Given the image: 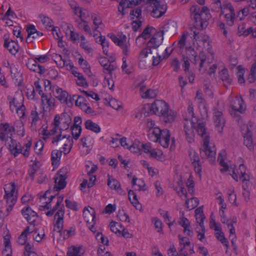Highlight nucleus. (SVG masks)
I'll use <instances>...</instances> for the list:
<instances>
[{
	"instance_id": "nucleus-1",
	"label": "nucleus",
	"mask_w": 256,
	"mask_h": 256,
	"mask_svg": "<svg viewBox=\"0 0 256 256\" xmlns=\"http://www.w3.org/2000/svg\"><path fill=\"white\" fill-rule=\"evenodd\" d=\"M55 197V196H50L49 202H46V204L44 208V209L46 210L51 208L50 210L46 212V215L48 216H52L54 212L58 210L54 215V226L58 230V232H60V234L64 238L67 239L74 234V229L72 228H70L69 230H62L64 228V204H62L64 196H58L56 204L52 208L50 203Z\"/></svg>"
},
{
	"instance_id": "nucleus-2",
	"label": "nucleus",
	"mask_w": 256,
	"mask_h": 256,
	"mask_svg": "<svg viewBox=\"0 0 256 256\" xmlns=\"http://www.w3.org/2000/svg\"><path fill=\"white\" fill-rule=\"evenodd\" d=\"M197 132L198 135L202 138L204 152L209 160L210 162H213L216 158V148L214 146H210L209 144L210 136L205 128V124L200 123L197 128Z\"/></svg>"
},
{
	"instance_id": "nucleus-3",
	"label": "nucleus",
	"mask_w": 256,
	"mask_h": 256,
	"mask_svg": "<svg viewBox=\"0 0 256 256\" xmlns=\"http://www.w3.org/2000/svg\"><path fill=\"white\" fill-rule=\"evenodd\" d=\"M4 190L5 194L4 198L6 200L7 208L6 212L8 214L16 204L18 198V192L14 182H11L4 185Z\"/></svg>"
},
{
	"instance_id": "nucleus-4",
	"label": "nucleus",
	"mask_w": 256,
	"mask_h": 256,
	"mask_svg": "<svg viewBox=\"0 0 256 256\" xmlns=\"http://www.w3.org/2000/svg\"><path fill=\"white\" fill-rule=\"evenodd\" d=\"M71 122L72 118L68 114L64 113L60 115H56L52 124V134H56L58 130L61 132L62 130H68Z\"/></svg>"
},
{
	"instance_id": "nucleus-5",
	"label": "nucleus",
	"mask_w": 256,
	"mask_h": 256,
	"mask_svg": "<svg viewBox=\"0 0 256 256\" xmlns=\"http://www.w3.org/2000/svg\"><path fill=\"white\" fill-rule=\"evenodd\" d=\"M10 142H8L9 150L11 154L15 157L19 154H22L24 157H28L30 155V150L32 142V140H28L26 142L24 146L22 148L19 143L12 139V138H10Z\"/></svg>"
},
{
	"instance_id": "nucleus-6",
	"label": "nucleus",
	"mask_w": 256,
	"mask_h": 256,
	"mask_svg": "<svg viewBox=\"0 0 256 256\" xmlns=\"http://www.w3.org/2000/svg\"><path fill=\"white\" fill-rule=\"evenodd\" d=\"M190 16L196 22L207 21L210 18V10L207 6H203L200 9L196 5H193L190 9Z\"/></svg>"
},
{
	"instance_id": "nucleus-7",
	"label": "nucleus",
	"mask_w": 256,
	"mask_h": 256,
	"mask_svg": "<svg viewBox=\"0 0 256 256\" xmlns=\"http://www.w3.org/2000/svg\"><path fill=\"white\" fill-rule=\"evenodd\" d=\"M86 168L88 180L84 179L83 180L80 184L81 190L86 188V186L89 188L92 187L95 184L96 181V176L93 174L97 170V166L90 162H88L86 165Z\"/></svg>"
},
{
	"instance_id": "nucleus-8",
	"label": "nucleus",
	"mask_w": 256,
	"mask_h": 256,
	"mask_svg": "<svg viewBox=\"0 0 256 256\" xmlns=\"http://www.w3.org/2000/svg\"><path fill=\"white\" fill-rule=\"evenodd\" d=\"M194 121H197L196 118H195V120H189L186 118L184 120V123L186 138L188 142L190 143L194 141V128L197 130L198 124L201 123L200 122L198 124H196ZM202 123L204 124V122Z\"/></svg>"
},
{
	"instance_id": "nucleus-9",
	"label": "nucleus",
	"mask_w": 256,
	"mask_h": 256,
	"mask_svg": "<svg viewBox=\"0 0 256 256\" xmlns=\"http://www.w3.org/2000/svg\"><path fill=\"white\" fill-rule=\"evenodd\" d=\"M254 123L249 122L247 125H244L242 128V132L244 135V144L250 150L253 149V140L252 138V130Z\"/></svg>"
},
{
	"instance_id": "nucleus-10",
	"label": "nucleus",
	"mask_w": 256,
	"mask_h": 256,
	"mask_svg": "<svg viewBox=\"0 0 256 256\" xmlns=\"http://www.w3.org/2000/svg\"><path fill=\"white\" fill-rule=\"evenodd\" d=\"M146 4L152 8V16L154 18H160L167 9L166 6L160 4L158 0H147Z\"/></svg>"
},
{
	"instance_id": "nucleus-11",
	"label": "nucleus",
	"mask_w": 256,
	"mask_h": 256,
	"mask_svg": "<svg viewBox=\"0 0 256 256\" xmlns=\"http://www.w3.org/2000/svg\"><path fill=\"white\" fill-rule=\"evenodd\" d=\"M213 120L216 128L218 132L221 133L226 122L222 111L216 108H214L213 109Z\"/></svg>"
},
{
	"instance_id": "nucleus-12",
	"label": "nucleus",
	"mask_w": 256,
	"mask_h": 256,
	"mask_svg": "<svg viewBox=\"0 0 256 256\" xmlns=\"http://www.w3.org/2000/svg\"><path fill=\"white\" fill-rule=\"evenodd\" d=\"M232 110L230 112L233 116H237L238 112L242 114L246 110V106L244 104V102L241 98L236 97L230 104Z\"/></svg>"
},
{
	"instance_id": "nucleus-13",
	"label": "nucleus",
	"mask_w": 256,
	"mask_h": 256,
	"mask_svg": "<svg viewBox=\"0 0 256 256\" xmlns=\"http://www.w3.org/2000/svg\"><path fill=\"white\" fill-rule=\"evenodd\" d=\"M150 112L158 115H162L168 109L167 104L163 100H156L148 106Z\"/></svg>"
},
{
	"instance_id": "nucleus-14",
	"label": "nucleus",
	"mask_w": 256,
	"mask_h": 256,
	"mask_svg": "<svg viewBox=\"0 0 256 256\" xmlns=\"http://www.w3.org/2000/svg\"><path fill=\"white\" fill-rule=\"evenodd\" d=\"M210 56H208L205 53L202 51L198 54V62L199 70H204V72L208 70V67L213 62L214 55L212 53L210 54Z\"/></svg>"
},
{
	"instance_id": "nucleus-15",
	"label": "nucleus",
	"mask_w": 256,
	"mask_h": 256,
	"mask_svg": "<svg viewBox=\"0 0 256 256\" xmlns=\"http://www.w3.org/2000/svg\"><path fill=\"white\" fill-rule=\"evenodd\" d=\"M7 99L10 105V110L12 112L14 111L16 108L22 106L24 101V96L20 94H16L14 96H8Z\"/></svg>"
},
{
	"instance_id": "nucleus-16",
	"label": "nucleus",
	"mask_w": 256,
	"mask_h": 256,
	"mask_svg": "<svg viewBox=\"0 0 256 256\" xmlns=\"http://www.w3.org/2000/svg\"><path fill=\"white\" fill-rule=\"evenodd\" d=\"M112 40L122 50L123 54L126 56L130 54V44L126 42V36H124L122 38H118L114 34H112L110 36Z\"/></svg>"
},
{
	"instance_id": "nucleus-17",
	"label": "nucleus",
	"mask_w": 256,
	"mask_h": 256,
	"mask_svg": "<svg viewBox=\"0 0 256 256\" xmlns=\"http://www.w3.org/2000/svg\"><path fill=\"white\" fill-rule=\"evenodd\" d=\"M164 34L163 30L156 32L147 43L148 46L151 47L154 49L158 48L162 44L164 40Z\"/></svg>"
},
{
	"instance_id": "nucleus-18",
	"label": "nucleus",
	"mask_w": 256,
	"mask_h": 256,
	"mask_svg": "<svg viewBox=\"0 0 256 256\" xmlns=\"http://www.w3.org/2000/svg\"><path fill=\"white\" fill-rule=\"evenodd\" d=\"M14 132V128L12 126H10L8 124L6 123L4 124H1L0 139L2 140L8 141V138H12Z\"/></svg>"
},
{
	"instance_id": "nucleus-19",
	"label": "nucleus",
	"mask_w": 256,
	"mask_h": 256,
	"mask_svg": "<svg viewBox=\"0 0 256 256\" xmlns=\"http://www.w3.org/2000/svg\"><path fill=\"white\" fill-rule=\"evenodd\" d=\"M144 0H121L119 2L118 6V11L124 16L126 14L125 10L134 6H136L140 4Z\"/></svg>"
},
{
	"instance_id": "nucleus-20",
	"label": "nucleus",
	"mask_w": 256,
	"mask_h": 256,
	"mask_svg": "<svg viewBox=\"0 0 256 256\" xmlns=\"http://www.w3.org/2000/svg\"><path fill=\"white\" fill-rule=\"evenodd\" d=\"M52 142L56 146L64 145V146H70V147H72V146L70 136H62L61 132L53 138Z\"/></svg>"
},
{
	"instance_id": "nucleus-21",
	"label": "nucleus",
	"mask_w": 256,
	"mask_h": 256,
	"mask_svg": "<svg viewBox=\"0 0 256 256\" xmlns=\"http://www.w3.org/2000/svg\"><path fill=\"white\" fill-rule=\"evenodd\" d=\"M22 213L30 224L35 225V222L38 217L36 212H34L30 208L26 207L22 210Z\"/></svg>"
},
{
	"instance_id": "nucleus-22",
	"label": "nucleus",
	"mask_w": 256,
	"mask_h": 256,
	"mask_svg": "<svg viewBox=\"0 0 256 256\" xmlns=\"http://www.w3.org/2000/svg\"><path fill=\"white\" fill-rule=\"evenodd\" d=\"M224 7L225 10H228L229 12L224 14L226 23L230 26L234 24L235 20V12L232 6V4L230 2L226 3L224 4Z\"/></svg>"
},
{
	"instance_id": "nucleus-23",
	"label": "nucleus",
	"mask_w": 256,
	"mask_h": 256,
	"mask_svg": "<svg viewBox=\"0 0 256 256\" xmlns=\"http://www.w3.org/2000/svg\"><path fill=\"white\" fill-rule=\"evenodd\" d=\"M53 91L54 96L61 103L66 102L68 104V98L69 96L66 91L57 86L53 88Z\"/></svg>"
},
{
	"instance_id": "nucleus-24",
	"label": "nucleus",
	"mask_w": 256,
	"mask_h": 256,
	"mask_svg": "<svg viewBox=\"0 0 256 256\" xmlns=\"http://www.w3.org/2000/svg\"><path fill=\"white\" fill-rule=\"evenodd\" d=\"M83 216L88 224H96L95 210L92 208H85L83 210Z\"/></svg>"
},
{
	"instance_id": "nucleus-25",
	"label": "nucleus",
	"mask_w": 256,
	"mask_h": 256,
	"mask_svg": "<svg viewBox=\"0 0 256 256\" xmlns=\"http://www.w3.org/2000/svg\"><path fill=\"white\" fill-rule=\"evenodd\" d=\"M4 48H6L11 54L15 55L19 50L18 44L14 40H9L6 36H4Z\"/></svg>"
},
{
	"instance_id": "nucleus-26",
	"label": "nucleus",
	"mask_w": 256,
	"mask_h": 256,
	"mask_svg": "<svg viewBox=\"0 0 256 256\" xmlns=\"http://www.w3.org/2000/svg\"><path fill=\"white\" fill-rule=\"evenodd\" d=\"M26 66L30 70L40 74H44L45 72L44 67L38 64L37 61L34 59L29 58L26 63Z\"/></svg>"
},
{
	"instance_id": "nucleus-27",
	"label": "nucleus",
	"mask_w": 256,
	"mask_h": 256,
	"mask_svg": "<svg viewBox=\"0 0 256 256\" xmlns=\"http://www.w3.org/2000/svg\"><path fill=\"white\" fill-rule=\"evenodd\" d=\"M170 132L168 130H161L160 136V138H158V142L162 147L166 148L170 144Z\"/></svg>"
},
{
	"instance_id": "nucleus-28",
	"label": "nucleus",
	"mask_w": 256,
	"mask_h": 256,
	"mask_svg": "<svg viewBox=\"0 0 256 256\" xmlns=\"http://www.w3.org/2000/svg\"><path fill=\"white\" fill-rule=\"evenodd\" d=\"M90 16L93 22L94 28H92V31L94 36L95 37L98 35V32H99L98 28L103 24L102 19L100 16L94 13L92 14Z\"/></svg>"
},
{
	"instance_id": "nucleus-29",
	"label": "nucleus",
	"mask_w": 256,
	"mask_h": 256,
	"mask_svg": "<svg viewBox=\"0 0 256 256\" xmlns=\"http://www.w3.org/2000/svg\"><path fill=\"white\" fill-rule=\"evenodd\" d=\"M186 55L190 61L194 64H197L198 62V55L192 46L186 47Z\"/></svg>"
},
{
	"instance_id": "nucleus-30",
	"label": "nucleus",
	"mask_w": 256,
	"mask_h": 256,
	"mask_svg": "<svg viewBox=\"0 0 256 256\" xmlns=\"http://www.w3.org/2000/svg\"><path fill=\"white\" fill-rule=\"evenodd\" d=\"M140 96L142 98H154L156 96V92L152 89L146 88V86L142 85L140 88Z\"/></svg>"
},
{
	"instance_id": "nucleus-31",
	"label": "nucleus",
	"mask_w": 256,
	"mask_h": 256,
	"mask_svg": "<svg viewBox=\"0 0 256 256\" xmlns=\"http://www.w3.org/2000/svg\"><path fill=\"white\" fill-rule=\"evenodd\" d=\"M10 74L14 82L17 85L20 84L22 81V74L14 66L10 67Z\"/></svg>"
},
{
	"instance_id": "nucleus-32",
	"label": "nucleus",
	"mask_w": 256,
	"mask_h": 256,
	"mask_svg": "<svg viewBox=\"0 0 256 256\" xmlns=\"http://www.w3.org/2000/svg\"><path fill=\"white\" fill-rule=\"evenodd\" d=\"M42 102L44 108H46L48 110H52L54 106L55 100L51 96H47L44 94H42Z\"/></svg>"
},
{
	"instance_id": "nucleus-33",
	"label": "nucleus",
	"mask_w": 256,
	"mask_h": 256,
	"mask_svg": "<svg viewBox=\"0 0 256 256\" xmlns=\"http://www.w3.org/2000/svg\"><path fill=\"white\" fill-rule=\"evenodd\" d=\"M108 185L111 188L114 189L117 191L120 194H123L124 191L120 188V184L119 182L116 180L112 176L109 174L108 176Z\"/></svg>"
},
{
	"instance_id": "nucleus-34",
	"label": "nucleus",
	"mask_w": 256,
	"mask_h": 256,
	"mask_svg": "<svg viewBox=\"0 0 256 256\" xmlns=\"http://www.w3.org/2000/svg\"><path fill=\"white\" fill-rule=\"evenodd\" d=\"M189 155L195 172L197 173L200 172H201V167L199 164L200 158L198 154L194 151H191Z\"/></svg>"
},
{
	"instance_id": "nucleus-35",
	"label": "nucleus",
	"mask_w": 256,
	"mask_h": 256,
	"mask_svg": "<svg viewBox=\"0 0 256 256\" xmlns=\"http://www.w3.org/2000/svg\"><path fill=\"white\" fill-rule=\"evenodd\" d=\"M62 152L60 150H53L51 154V160L52 165L56 168L60 164V162L62 156Z\"/></svg>"
},
{
	"instance_id": "nucleus-36",
	"label": "nucleus",
	"mask_w": 256,
	"mask_h": 256,
	"mask_svg": "<svg viewBox=\"0 0 256 256\" xmlns=\"http://www.w3.org/2000/svg\"><path fill=\"white\" fill-rule=\"evenodd\" d=\"M156 32V30L152 26H147L142 32V34L139 36L136 39V42L140 40L141 38L146 40L152 34V36Z\"/></svg>"
},
{
	"instance_id": "nucleus-37",
	"label": "nucleus",
	"mask_w": 256,
	"mask_h": 256,
	"mask_svg": "<svg viewBox=\"0 0 256 256\" xmlns=\"http://www.w3.org/2000/svg\"><path fill=\"white\" fill-rule=\"evenodd\" d=\"M56 59L58 60H56V62H58V64L60 66H66V68L68 70H71L74 68V65L70 62V60H66L62 58V56L60 54H56Z\"/></svg>"
},
{
	"instance_id": "nucleus-38",
	"label": "nucleus",
	"mask_w": 256,
	"mask_h": 256,
	"mask_svg": "<svg viewBox=\"0 0 256 256\" xmlns=\"http://www.w3.org/2000/svg\"><path fill=\"white\" fill-rule=\"evenodd\" d=\"M220 79L224 82V86L228 88L232 83V80L230 77L228 70L226 68H223L220 72Z\"/></svg>"
},
{
	"instance_id": "nucleus-39",
	"label": "nucleus",
	"mask_w": 256,
	"mask_h": 256,
	"mask_svg": "<svg viewBox=\"0 0 256 256\" xmlns=\"http://www.w3.org/2000/svg\"><path fill=\"white\" fill-rule=\"evenodd\" d=\"M161 130L157 127L150 129L148 134L150 140L154 142H158L161 134Z\"/></svg>"
},
{
	"instance_id": "nucleus-40",
	"label": "nucleus",
	"mask_w": 256,
	"mask_h": 256,
	"mask_svg": "<svg viewBox=\"0 0 256 256\" xmlns=\"http://www.w3.org/2000/svg\"><path fill=\"white\" fill-rule=\"evenodd\" d=\"M244 175H248L246 173V168L244 164H241L239 166L238 169L237 170V173L233 170V173L232 174V178L236 182L238 181V178L242 177Z\"/></svg>"
},
{
	"instance_id": "nucleus-41",
	"label": "nucleus",
	"mask_w": 256,
	"mask_h": 256,
	"mask_svg": "<svg viewBox=\"0 0 256 256\" xmlns=\"http://www.w3.org/2000/svg\"><path fill=\"white\" fill-rule=\"evenodd\" d=\"M132 188L135 190H145L146 188H144L145 184L144 182L138 179L135 176H134L132 180Z\"/></svg>"
},
{
	"instance_id": "nucleus-42",
	"label": "nucleus",
	"mask_w": 256,
	"mask_h": 256,
	"mask_svg": "<svg viewBox=\"0 0 256 256\" xmlns=\"http://www.w3.org/2000/svg\"><path fill=\"white\" fill-rule=\"evenodd\" d=\"M85 128L96 133H98L100 132V126L96 123L92 122L91 120H87L84 122Z\"/></svg>"
},
{
	"instance_id": "nucleus-43",
	"label": "nucleus",
	"mask_w": 256,
	"mask_h": 256,
	"mask_svg": "<svg viewBox=\"0 0 256 256\" xmlns=\"http://www.w3.org/2000/svg\"><path fill=\"white\" fill-rule=\"evenodd\" d=\"M210 8L212 11L218 12H220V15L224 13L225 8L224 5L222 6L220 0H214L210 5Z\"/></svg>"
},
{
	"instance_id": "nucleus-44",
	"label": "nucleus",
	"mask_w": 256,
	"mask_h": 256,
	"mask_svg": "<svg viewBox=\"0 0 256 256\" xmlns=\"http://www.w3.org/2000/svg\"><path fill=\"white\" fill-rule=\"evenodd\" d=\"M194 38L196 41L203 42L204 44L207 43L208 45L210 44V38L208 35L204 34H199L196 31L194 32Z\"/></svg>"
},
{
	"instance_id": "nucleus-45",
	"label": "nucleus",
	"mask_w": 256,
	"mask_h": 256,
	"mask_svg": "<svg viewBox=\"0 0 256 256\" xmlns=\"http://www.w3.org/2000/svg\"><path fill=\"white\" fill-rule=\"evenodd\" d=\"M162 116L166 123H170L174 120L176 114L174 112L168 109Z\"/></svg>"
},
{
	"instance_id": "nucleus-46",
	"label": "nucleus",
	"mask_w": 256,
	"mask_h": 256,
	"mask_svg": "<svg viewBox=\"0 0 256 256\" xmlns=\"http://www.w3.org/2000/svg\"><path fill=\"white\" fill-rule=\"evenodd\" d=\"M72 74L74 75L75 77H76L78 78L76 84L78 86L83 87H86L88 86L86 80L82 74L78 72L76 70H73Z\"/></svg>"
},
{
	"instance_id": "nucleus-47",
	"label": "nucleus",
	"mask_w": 256,
	"mask_h": 256,
	"mask_svg": "<svg viewBox=\"0 0 256 256\" xmlns=\"http://www.w3.org/2000/svg\"><path fill=\"white\" fill-rule=\"evenodd\" d=\"M31 129L32 130L36 131L37 129V123L39 120V116L38 112L36 110H32L30 112Z\"/></svg>"
},
{
	"instance_id": "nucleus-48",
	"label": "nucleus",
	"mask_w": 256,
	"mask_h": 256,
	"mask_svg": "<svg viewBox=\"0 0 256 256\" xmlns=\"http://www.w3.org/2000/svg\"><path fill=\"white\" fill-rule=\"evenodd\" d=\"M128 198L132 204L136 209L140 210L141 206L139 204L136 194L132 190H130L128 192Z\"/></svg>"
},
{
	"instance_id": "nucleus-49",
	"label": "nucleus",
	"mask_w": 256,
	"mask_h": 256,
	"mask_svg": "<svg viewBox=\"0 0 256 256\" xmlns=\"http://www.w3.org/2000/svg\"><path fill=\"white\" fill-rule=\"evenodd\" d=\"M32 232V231L30 230V227L27 226L18 237L17 241L21 245L26 244L27 240V236L28 234H30Z\"/></svg>"
},
{
	"instance_id": "nucleus-50",
	"label": "nucleus",
	"mask_w": 256,
	"mask_h": 256,
	"mask_svg": "<svg viewBox=\"0 0 256 256\" xmlns=\"http://www.w3.org/2000/svg\"><path fill=\"white\" fill-rule=\"evenodd\" d=\"M65 178L56 176L54 178L55 185L54 188L56 190L63 189L66 186V182Z\"/></svg>"
},
{
	"instance_id": "nucleus-51",
	"label": "nucleus",
	"mask_w": 256,
	"mask_h": 256,
	"mask_svg": "<svg viewBox=\"0 0 256 256\" xmlns=\"http://www.w3.org/2000/svg\"><path fill=\"white\" fill-rule=\"evenodd\" d=\"M142 144L139 141L132 142L128 149L132 152L139 154L142 150Z\"/></svg>"
},
{
	"instance_id": "nucleus-52",
	"label": "nucleus",
	"mask_w": 256,
	"mask_h": 256,
	"mask_svg": "<svg viewBox=\"0 0 256 256\" xmlns=\"http://www.w3.org/2000/svg\"><path fill=\"white\" fill-rule=\"evenodd\" d=\"M178 184V186L175 188V190L182 199L186 198H187L186 190L183 186L182 181H179Z\"/></svg>"
},
{
	"instance_id": "nucleus-53",
	"label": "nucleus",
	"mask_w": 256,
	"mask_h": 256,
	"mask_svg": "<svg viewBox=\"0 0 256 256\" xmlns=\"http://www.w3.org/2000/svg\"><path fill=\"white\" fill-rule=\"evenodd\" d=\"M199 204L198 200L195 197L192 198L190 200L186 199L185 204L188 209L190 210L197 206Z\"/></svg>"
},
{
	"instance_id": "nucleus-54",
	"label": "nucleus",
	"mask_w": 256,
	"mask_h": 256,
	"mask_svg": "<svg viewBox=\"0 0 256 256\" xmlns=\"http://www.w3.org/2000/svg\"><path fill=\"white\" fill-rule=\"evenodd\" d=\"M81 250L80 247L72 246L68 248L67 256H82V253L81 252Z\"/></svg>"
},
{
	"instance_id": "nucleus-55",
	"label": "nucleus",
	"mask_w": 256,
	"mask_h": 256,
	"mask_svg": "<svg viewBox=\"0 0 256 256\" xmlns=\"http://www.w3.org/2000/svg\"><path fill=\"white\" fill-rule=\"evenodd\" d=\"M252 31V27H250L248 28H246V25L244 23H240L239 24L238 26V32L240 35H244L245 36H247L249 34H250Z\"/></svg>"
},
{
	"instance_id": "nucleus-56",
	"label": "nucleus",
	"mask_w": 256,
	"mask_h": 256,
	"mask_svg": "<svg viewBox=\"0 0 256 256\" xmlns=\"http://www.w3.org/2000/svg\"><path fill=\"white\" fill-rule=\"evenodd\" d=\"M90 13L88 9L81 8L76 16L80 18L79 20H85L88 18Z\"/></svg>"
},
{
	"instance_id": "nucleus-57",
	"label": "nucleus",
	"mask_w": 256,
	"mask_h": 256,
	"mask_svg": "<svg viewBox=\"0 0 256 256\" xmlns=\"http://www.w3.org/2000/svg\"><path fill=\"white\" fill-rule=\"evenodd\" d=\"M110 230L116 234H120L122 229V226L120 223L114 222L113 221L110 223Z\"/></svg>"
},
{
	"instance_id": "nucleus-58",
	"label": "nucleus",
	"mask_w": 256,
	"mask_h": 256,
	"mask_svg": "<svg viewBox=\"0 0 256 256\" xmlns=\"http://www.w3.org/2000/svg\"><path fill=\"white\" fill-rule=\"evenodd\" d=\"M28 32V37L26 38V42L28 43L32 42V36L37 31L34 26L30 25L26 29Z\"/></svg>"
},
{
	"instance_id": "nucleus-59",
	"label": "nucleus",
	"mask_w": 256,
	"mask_h": 256,
	"mask_svg": "<svg viewBox=\"0 0 256 256\" xmlns=\"http://www.w3.org/2000/svg\"><path fill=\"white\" fill-rule=\"evenodd\" d=\"M24 248V256H38L34 252L33 246L29 243L26 244Z\"/></svg>"
},
{
	"instance_id": "nucleus-60",
	"label": "nucleus",
	"mask_w": 256,
	"mask_h": 256,
	"mask_svg": "<svg viewBox=\"0 0 256 256\" xmlns=\"http://www.w3.org/2000/svg\"><path fill=\"white\" fill-rule=\"evenodd\" d=\"M78 64L84 70V72H86L88 74V76H90V74H91V72L88 62L86 60H84L82 57H80L78 60Z\"/></svg>"
},
{
	"instance_id": "nucleus-61",
	"label": "nucleus",
	"mask_w": 256,
	"mask_h": 256,
	"mask_svg": "<svg viewBox=\"0 0 256 256\" xmlns=\"http://www.w3.org/2000/svg\"><path fill=\"white\" fill-rule=\"evenodd\" d=\"M40 18H41L42 24L45 26L46 28L48 29L52 28L53 22L50 18L44 16H40Z\"/></svg>"
},
{
	"instance_id": "nucleus-62",
	"label": "nucleus",
	"mask_w": 256,
	"mask_h": 256,
	"mask_svg": "<svg viewBox=\"0 0 256 256\" xmlns=\"http://www.w3.org/2000/svg\"><path fill=\"white\" fill-rule=\"evenodd\" d=\"M178 238L180 240V243L181 245V248L179 250L180 252H184V250L186 246H190V243L188 240H185V238L181 236L180 235L178 236Z\"/></svg>"
},
{
	"instance_id": "nucleus-63",
	"label": "nucleus",
	"mask_w": 256,
	"mask_h": 256,
	"mask_svg": "<svg viewBox=\"0 0 256 256\" xmlns=\"http://www.w3.org/2000/svg\"><path fill=\"white\" fill-rule=\"evenodd\" d=\"M82 132V128L80 126H72V134L73 138L77 140L80 136Z\"/></svg>"
},
{
	"instance_id": "nucleus-64",
	"label": "nucleus",
	"mask_w": 256,
	"mask_h": 256,
	"mask_svg": "<svg viewBox=\"0 0 256 256\" xmlns=\"http://www.w3.org/2000/svg\"><path fill=\"white\" fill-rule=\"evenodd\" d=\"M217 238L226 246L228 247V242L227 239L224 237V234L222 232H217L216 233Z\"/></svg>"
}]
</instances>
